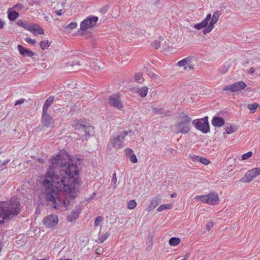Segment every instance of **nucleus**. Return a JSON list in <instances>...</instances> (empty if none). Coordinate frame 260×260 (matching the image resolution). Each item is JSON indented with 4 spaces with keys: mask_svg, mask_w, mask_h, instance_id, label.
Here are the masks:
<instances>
[{
    "mask_svg": "<svg viewBox=\"0 0 260 260\" xmlns=\"http://www.w3.org/2000/svg\"><path fill=\"white\" fill-rule=\"evenodd\" d=\"M52 164L46 172L42 184L46 200L52 203L53 207L60 209L69 203L62 199L59 191L70 192L78 183L76 176L78 170L76 165L70 162L63 164L60 156L57 155L51 159Z\"/></svg>",
    "mask_w": 260,
    "mask_h": 260,
    "instance_id": "nucleus-1",
    "label": "nucleus"
},
{
    "mask_svg": "<svg viewBox=\"0 0 260 260\" xmlns=\"http://www.w3.org/2000/svg\"><path fill=\"white\" fill-rule=\"evenodd\" d=\"M21 205L15 198H12L7 202H0V223L4 220H11L17 215L21 210Z\"/></svg>",
    "mask_w": 260,
    "mask_h": 260,
    "instance_id": "nucleus-2",
    "label": "nucleus"
},
{
    "mask_svg": "<svg viewBox=\"0 0 260 260\" xmlns=\"http://www.w3.org/2000/svg\"><path fill=\"white\" fill-rule=\"evenodd\" d=\"M191 119L188 115H184L181 117V120L173 124L171 129L172 132L174 134H178L179 133L185 134L188 133L190 130V122Z\"/></svg>",
    "mask_w": 260,
    "mask_h": 260,
    "instance_id": "nucleus-3",
    "label": "nucleus"
},
{
    "mask_svg": "<svg viewBox=\"0 0 260 260\" xmlns=\"http://www.w3.org/2000/svg\"><path fill=\"white\" fill-rule=\"evenodd\" d=\"M73 127L76 130L80 131H84L85 133V136L89 137L94 134V128L89 125V123L84 120H75L72 123Z\"/></svg>",
    "mask_w": 260,
    "mask_h": 260,
    "instance_id": "nucleus-4",
    "label": "nucleus"
},
{
    "mask_svg": "<svg viewBox=\"0 0 260 260\" xmlns=\"http://www.w3.org/2000/svg\"><path fill=\"white\" fill-rule=\"evenodd\" d=\"M194 199L198 201H201L203 203L208 204L211 205H217L219 201V198L217 193L212 192L208 194L197 196Z\"/></svg>",
    "mask_w": 260,
    "mask_h": 260,
    "instance_id": "nucleus-5",
    "label": "nucleus"
},
{
    "mask_svg": "<svg viewBox=\"0 0 260 260\" xmlns=\"http://www.w3.org/2000/svg\"><path fill=\"white\" fill-rule=\"evenodd\" d=\"M129 132L122 131L118 133V135L111 139L110 144L116 149H120L124 147L125 137L128 135ZM131 133V132H129Z\"/></svg>",
    "mask_w": 260,
    "mask_h": 260,
    "instance_id": "nucleus-6",
    "label": "nucleus"
},
{
    "mask_svg": "<svg viewBox=\"0 0 260 260\" xmlns=\"http://www.w3.org/2000/svg\"><path fill=\"white\" fill-rule=\"evenodd\" d=\"M109 105L119 111H124V106L121 97L119 94H113L108 99Z\"/></svg>",
    "mask_w": 260,
    "mask_h": 260,
    "instance_id": "nucleus-7",
    "label": "nucleus"
},
{
    "mask_svg": "<svg viewBox=\"0 0 260 260\" xmlns=\"http://www.w3.org/2000/svg\"><path fill=\"white\" fill-rule=\"evenodd\" d=\"M192 124L198 130L201 131L204 134L209 132V125L207 120V117L194 120L192 121Z\"/></svg>",
    "mask_w": 260,
    "mask_h": 260,
    "instance_id": "nucleus-8",
    "label": "nucleus"
},
{
    "mask_svg": "<svg viewBox=\"0 0 260 260\" xmlns=\"http://www.w3.org/2000/svg\"><path fill=\"white\" fill-rule=\"evenodd\" d=\"M98 17L94 16H89L83 20L80 25V29L86 30L94 26L98 21Z\"/></svg>",
    "mask_w": 260,
    "mask_h": 260,
    "instance_id": "nucleus-9",
    "label": "nucleus"
},
{
    "mask_svg": "<svg viewBox=\"0 0 260 260\" xmlns=\"http://www.w3.org/2000/svg\"><path fill=\"white\" fill-rule=\"evenodd\" d=\"M58 222V218L56 215L51 214L44 218L43 224L48 228L56 227Z\"/></svg>",
    "mask_w": 260,
    "mask_h": 260,
    "instance_id": "nucleus-10",
    "label": "nucleus"
},
{
    "mask_svg": "<svg viewBox=\"0 0 260 260\" xmlns=\"http://www.w3.org/2000/svg\"><path fill=\"white\" fill-rule=\"evenodd\" d=\"M221 15L219 11H215L213 14L212 17L207 26L203 29L204 35L210 32L214 27V24L217 22Z\"/></svg>",
    "mask_w": 260,
    "mask_h": 260,
    "instance_id": "nucleus-11",
    "label": "nucleus"
},
{
    "mask_svg": "<svg viewBox=\"0 0 260 260\" xmlns=\"http://www.w3.org/2000/svg\"><path fill=\"white\" fill-rule=\"evenodd\" d=\"M246 86V83L241 81L226 85L223 88L222 90L223 91L230 90L231 92H238L244 89Z\"/></svg>",
    "mask_w": 260,
    "mask_h": 260,
    "instance_id": "nucleus-12",
    "label": "nucleus"
},
{
    "mask_svg": "<svg viewBox=\"0 0 260 260\" xmlns=\"http://www.w3.org/2000/svg\"><path fill=\"white\" fill-rule=\"evenodd\" d=\"M42 121L43 125L48 127L54 126V121L52 117L48 114V112H42Z\"/></svg>",
    "mask_w": 260,
    "mask_h": 260,
    "instance_id": "nucleus-13",
    "label": "nucleus"
},
{
    "mask_svg": "<svg viewBox=\"0 0 260 260\" xmlns=\"http://www.w3.org/2000/svg\"><path fill=\"white\" fill-rule=\"evenodd\" d=\"M17 48L19 53L24 57H32L35 55V53L32 51L21 45H18Z\"/></svg>",
    "mask_w": 260,
    "mask_h": 260,
    "instance_id": "nucleus-14",
    "label": "nucleus"
},
{
    "mask_svg": "<svg viewBox=\"0 0 260 260\" xmlns=\"http://www.w3.org/2000/svg\"><path fill=\"white\" fill-rule=\"evenodd\" d=\"M212 17L211 14H208L201 22L195 24L194 27L198 30L206 27L211 20Z\"/></svg>",
    "mask_w": 260,
    "mask_h": 260,
    "instance_id": "nucleus-15",
    "label": "nucleus"
},
{
    "mask_svg": "<svg viewBox=\"0 0 260 260\" xmlns=\"http://www.w3.org/2000/svg\"><path fill=\"white\" fill-rule=\"evenodd\" d=\"M177 64L179 67H183L184 69L186 70L188 68L189 69H193V64H192L191 58L190 57H186L183 59L178 62Z\"/></svg>",
    "mask_w": 260,
    "mask_h": 260,
    "instance_id": "nucleus-16",
    "label": "nucleus"
},
{
    "mask_svg": "<svg viewBox=\"0 0 260 260\" xmlns=\"http://www.w3.org/2000/svg\"><path fill=\"white\" fill-rule=\"evenodd\" d=\"M160 202V199L158 197L153 198L150 201V203L146 209V210L150 212L156 208L159 204Z\"/></svg>",
    "mask_w": 260,
    "mask_h": 260,
    "instance_id": "nucleus-17",
    "label": "nucleus"
},
{
    "mask_svg": "<svg viewBox=\"0 0 260 260\" xmlns=\"http://www.w3.org/2000/svg\"><path fill=\"white\" fill-rule=\"evenodd\" d=\"M80 213V211L78 209H75L72 210L68 215L67 218V220L69 222L75 221L79 217Z\"/></svg>",
    "mask_w": 260,
    "mask_h": 260,
    "instance_id": "nucleus-18",
    "label": "nucleus"
},
{
    "mask_svg": "<svg viewBox=\"0 0 260 260\" xmlns=\"http://www.w3.org/2000/svg\"><path fill=\"white\" fill-rule=\"evenodd\" d=\"M27 29L34 35H43L44 34L43 29L39 25L36 24H34L29 26V28Z\"/></svg>",
    "mask_w": 260,
    "mask_h": 260,
    "instance_id": "nucleus-19",
    "label": "nucleus"
},
{
    "mask_svg": "<svg viewBox=\"0 0 260 260\" xmlns=\"http://www.w3.org/2000/svg\"><path fill=\"white\" fill-rule=\"evenodd\" d=\"M212 124L216 127H221L224 124V120L223 118L215 117L212 120Z\"/></svg>",
    "mask_w": 260,
    "mask_h": 260,
    "instance_id": "nucleus-20",
    "label": "nucleus"
},
{
    "mask_svg": "<svg viewBox=\"0 0 260 260\" xmlns=\"http://www.w3.org/2000/svg\"><path fill=\"white\" fill-rule=\"evenodd\" d=\"M54 96H50L45 101L43 107V112L46 113V112H48V109L50 106L51 105L52 102L54 101Z\"/></svg>",
    "mask_w": 260,
    "mask_h": 260,
    "instance_id": "nucleus-21",
    "label": "nucleus"
},
{
    "mask_svg": "<svg viewBox=\"0 0 260 260\" xmlns=\"http://www.w3.org/2000/svg\"><path fill=\"white\" fill-rule=\"evenodd\" d=\"M254 177H255V176L251 169L246 173L245 177L243 178L242 180V181L249 182Z\"/></svg>",
    "mask_w": 260,
    "mask_h": 260,
    "instance_id": "nucleus-22",
    "label": "nucleus"
},
{
    "mask_svg": "<svg viewBox=\"0 0 260 260\" xmlns=\"http://www.w3.org/2000/svg\"><path fill=\"white\" fill-rule=\"evenodd\" d=\"M8 12V18L11 21H14L19 17L18 12L13 10L12 8L9 9Z\"/></svg>",
    "mask_w": 260,
    "mask_h": 260,
    "instance_id": "nucleus-23",
    "label": "nucleus"
},
{
    "mask_svg": "<svg viewBox=\"0 0 260 260\" xmlns=\"http://www.w3.org/2000/svg\"><path fill=\"white\" fill-rule=\"evenodd\" d=\"M191 158L193 160L199 161L200 162L205 165H208L210 163V161L208 159L203 157H199L198 156L193 155L191 156Z\"/></svg>",
    "mask_w": 260,
    "mask_h": 260,
    "instance_id": "nucleus-24",
    "label": "nucleus"
},
{
    "mask_svg": "<svg viewBox=\"0 0 260 260\" xmlns=\"http://www.w3.org/2000/svg\"><path fill=\"white\" fill-rule=\"evenodd\" d=\"M148 91V88L147 86H144L137 88V92L139 94L142 98L145 97Z\"/></svg>",
    "mask_w": 260,
    "mask_h": 260,
    "instance_id": "nucleus-25",
    "label": "nucleus"
},
{
    "mask_svg": "<svg viewBox=\"0 0 260 260\" xmlns=\"http://www.w3.org/2000/svg\"><path fill=\"white\" fill-rule=\"evenodd\" d=\"M237 127L235 125L228 124L225 127V129L227 134H230L235 132Z\"/></svg>",
    "mask_w": 260,
    "mask_h": 260,
    "instance_id": "nucleus-26",
    "label": "nucleus"
},
{
    "mask_svg": "<svg viewBox=\"0 0 260 260\" xmlns=\"http://www.w3.org/2000/svg\"><path fill=\"white\" fill-rule=\"evenodd\" d=\"M180 242V239L178 238H171L169 241V243L171 246H175L178 245Z\"/></svg>",
    "mask_w": 260,
    "mask_h": 260,
    "instance_id": "nucleus-27",
    "label": "nucleus"
},
{
    "mask_svg": "<svg viewBox=\"0 0 260 260\" xmlns=\"http://www.w3.org/2000/svg\"><path fill=\"white\" fill-rule=\"evenodd\" d=\"M173 207L172 204H163L160 206L157 209V211L158 212H161L164 210L166 209H171Z\"/></svg>",
    "mask_w": 260,
    "mask_h": 260,
    "instance_id": "nucleus-28",
    "label": "nucleus"
},
{
    "mask_svg": "<svg viewBox=\"0 0 260 260\" xmlns=\"http://www.w3.org/2000/svg\"><path fill=\"white\" fill-rule=\"evenodd\" d=\"M135 81L139 83H142L144 81V79L142 76V74L140 73H136L135 75Z\"/></svg>",
    "mask_w": 260,
    "mask_h": 260,
    "instance_id": "nucleus-29",
    "label": "nucleus"
},
{
    "mask_svg": "<svg viewBox=\"0 0 260 260\" xmlns=\"http://www.w3.org/2000/svg\"><path fill=\"white\" fill-rule=\"evenodd\" d=\"M50 44L51 43L49 42L48 41H43L40 42V45L41 48L42 50H44L50 46Z\"/></svg>",
    "mask_w": 260,
    "mask_h": 260,
    "instance_id": "nucleus-30",
    "label": "nucleus"
},
{
    "mask_svg": "<svg viewBox=\"0 0 260 260\" xmlns=\"http://www.w3.org/2000/svg\"><path fill=\"white\" fill-rule=\"evenodd\" d=\"M77 26V24L76 22H72L69 23L65 27V29L67 30H71L75 28Z\"/></svg>",
    "mask_w": 260,
    "mask_h": 260,
    "instance_id": "nucleus-31",
    "label": "nucleus"
},
{
    "mask_svg": "<svg viewBox=\"0 0 260 260\" xmlns=\"http://www.w3.org/2000/svg\"><path fill=\"white\" fill-rule=\"evenodd\" d=\"M160 40H163V38H159V40H156L153 43H152V46L156 49H157L160 46Z\"/></svg>",
    "mask_w": 260,
    "mask_h": 260,
    "instance_id": "nucleus-32",
    "label": "nucleus"
},
{
    "mask_svg": "<svg viewBox=\"0 0 260 260\" xmlns=\"http://www.w3.org/2000/svg\"><path fill=\"white\" fill-rule=\"evenodd\" d=\"M258 106V105L256 103L250 104L248 105L247 108L252 113H254Z\"/></svg>",
    "mask_w": 260,
    "mask_h": 260,
    "instance_id": "nucleus-33",
    "label": "nucleus"
},
{
    "mask_svg": "<svg viewBox=\"0 0 260 260\" xmlns=\"http://www.w3.org/2000/svg\"><path fill=\"white\" fill-rule=\"evenodd\" d=\"M137 206V203L135 200H132L128 202L127 208L129 209H134Z\"/></svg>",
    "mask_w": 260,
    "mask_h": 260,
    "instance_id": "nucleus-34",
    "label": "nucleus"
},
{
    "mask_svg": "<svg viewBox=\"0 0 260 260\" xmlns=\"http://www.w3.org/2000/svg\"><path fill=\"white\" fill-rule=\"evenodd\" d=\"M109 236V234L106 233L103 235L100 236L98 238V240L100 241V243H103L108 238Z\"/></svg>",
    "mask_w": 260,
    "mask_h": 260,
    "instance_id": "nucleus-35",
    "label": "nucleus"
},
{
    "mask_svg": "<svg viewBox=\"0 0 260 260\" xmlns=\"http://www.w3.org/2000/svg\"><path fill=\"white\" fill-rule=\"evenodd\" d=\"M24 7L23 4H17L16 5H15L12 8V9L14 10H15V11H16L17 12V11H21L22 9L24 8Z\"/></svg>",
    "mask_w": 260,
    "mask_h": 260,
    "instance_id": "nucleus-36",
    "label": "nucleus"
},
{
    "mask_svg": "<svg viewBox=\"0 0 260 260\" xmlns=\"http://www.w3.org/2000/svg\"><path fill=\"white\" fill-rule=\"evenodd\" d=\"M252 155V152L251 151H249L246 153H245L242 155V160H245L247 159H248L249 158L251 157Z\"/></svg>",
    "mask_w": 260,
    "mask_h": 260,
    "instance_id": "nucleus-37",
    "label": "nucleus"
},
{
    "mask_svg": "<svg viewBox=\"0 0 260 260\" xmlns=\"http://www.w3.org/2000/svg\"><path fill=\"white\" fill-rule=\"evenodd\" d=\"M103 220L102 216H98L96 217L94 221V225L96 226H99Z\"/></svg>",
    "mask_w": 260,
    "mask_h": 260,
    "instance_id": "nucleus-38",
    "label": "nucleus"
},
{
    "mask_svg": "<svg viewBox=\"0 0 260 260\" xmlns=\"http://www.w3.org/2000/svg\"><path fill=\"white\" fill-rule=\"evenodd\" d=\"M109 6L108 5H106L104 6H103L100 10V12L102 14H105L109 9Z\"/></svg>",
    "mask_w": 260,
    "mask_h": 260,
    "instance_id": "nucleus-39",
    "label": "nucleus"
},
{
    "mask_svg": "<svg viewBox=\"0 0 260 260\" xmlns=\"http://www.w3.org/2000/svg\"><path fill=\"white\" fill-rule=\"evenodd\" d=\"M25 41L27 43H28L31 45H34L36 43V41L35 40L32 39L30 38H28V37L25 38Z\"/></svg>",
    "mask_w": 260,
    "mask_h": 260,
    "instance_id": "nucleus-40",
    "label": "nucleus"
},
{
    "mask_svg": "<svg viewBox=\"0 0 260 260\" xmlns=\"http://www.w3.org/2000/svg\"><path fill=\"white\" fill-rule=\"evenodd\" d=\"M129 160L133 163H136L137 162V157L134 154L131 155V156L129 157Z\"/></svg>",
    "mask_w": 260,
    "mask_h": 260,
    "instance_id": "nucleus-41",
    "label": "nucleus"
},
{
    "mask_svg": "<svg viewBox=\"0 0 260 260\" xmlns=\"http://www.w3.org/2000/svg\"><path fill=\"white\" fill-rule=\"evenodd\" d=\"M252 170L255 177L260 175V167L259 168H255L252 169Z\"/></svg>",
    "mask_w": 260,
    "mask_h": 260,
    "instance_id": "nucleus-42",
    "label": "nucleus"
},
{
    "mask_svg": "<svg viewBox=\"0 0 260 260\" xmlns=\"http://www.w3.org/2000/svg\"><path fill=\"white\" fill-rule=\"evenodd\" d=\"M213 222L211 221H209L206 224V230L208 231H209L210 229L213 227Z\"/></svg>",
    "mask_w": 260,
    "mask_h": 260,
    "instance_id": "nucleus-43",
    "label": "nucleus"
},
{
    "mask_svg": "<svg viewBox=\"0 0 260 260\" xmlns=\"http://www.w3.org/2000/svg\"><path fill=\"white\" fill-rule=\"evenodd\" d=\"M25 101V100L23 98L20 99L16 102V103H15V106L20 105L22 104Z\"/></svg>",
    "mask_w": 260,
    "mask_h": 260,
    "instance_id": "nucleus-44",
    "label": "nucleus"
},
{
    "mask_svg": "<svg viewBox=\"0 0 260 260\" xmlns=\"http://www.w3.org/2000/svg\"><path fill=\"white\" fill-rule=\"evenodd\" d=\"M103 250H104L103 248L101 246L98 247L95 250L96 254H98L99 255H100L101 254H102L103 252Z\"/></svg>",
    "mask_w": 260,
    "mask_h": 260,
    "instance_id": "nucleus-45",
    "label": "nucleus"
},
{
    "mask_svg": "<svg viewBox=\"0 0 260 260\" xmlns=\"http://www.w3.org/2000/svg\"><path fill=\"white\" fill-rule=\"evenodd\" d=\"M4 26V21L0 19V29L3 28Z\"/></svg>",
    "mask_w": 260,
    "mask_h": 260,
    "instance_id": "nucleus-46",
    "label": "nucleus"
},
{
    "mask_svg": "<svg viewBox=\"0 0 260 260\" xmlns=\"http://www.w3.org/2000/svg\"><path fill=\"white\" fill-rule=\"evenodd\" d=\"M55 13L58 15H61L62 14V10L60 9L59 10H57L55 11Z\"/></svg>",
    "mask_w": 260,
    "mask_h": 260,
    "instance_id": "nucleus-47",
    "label": "nucleus"
},
{
    "mask_svg": "<svg viewBox=\"0 0 260 260\" xmlns=\"http://www.w3.org/2000/svg\"><path fill=\"white\" fill-rule=\"evenodd\" d=\"M255 72V70L253 68H251L249 69V71H248V73L249 74H253V73H254Z\"/></svg>",
    "mask_w": 260,
    "mask_h": 260,
    "instance_id": "nucleus-48",
    "label": "nucleus"
},
{
    "mask_svg": "<svg viewBox=\"0 0 260 260\" xmlns=\"http://www.w3.org/2000/svg\"><path fill=\"white\" fill-rule=\"evenodd\" d=\"M189 257V254L187 253L185 255L184 258L183 259L187 260Z\"/></svg>",
    "mask_w": 260,
    "mask_h": 260,
    "instance_id": "nucleus-49",
    "label": "nucleus"
},
{
    "mask_svg": "<svg viewBox=\"0 0 260 260\" xmlns=\"http://www.w3.org/2000/svg\"><path fill=\"white\" fill-rule=\"evenodd\" d=\"M126 153L127 154H130L131 152H132V150L131 149H126Z\"/></svg>",
    "mask_w": 260,
    "mask_h": 260,
    "instance_id": "nucleus-50",
    "label": "nucleus"
},
{
    "mask_svg": "<svg viewBox=\"0 0 260 260\" xmlns=\"http://www.w3.org/2000/svg\"><path fill=\"white\" fill-rule=\"evenodd\" d=\"M153 111H154L155 112H156V113H158V110L157 109V108H153Z\"/></svg>",
    "mask_w": 260,
    "mask_h": 260,
    "instance_id": "nucleus-51",
    "label": "nucleus"
},
{
    "mask_svg": "<svg viewBox=\"0 0 260 260\" xmlns=\"http://www.w3.org/2000/svg\"><path fill=\"white\" fill-rule=\"evenodd\" d=\"M38 161H39V162H43V159H42V158H39V159H38Z\"/></svg>",
    "mask_w": 260,
    "mask_h": 260,
    "instance_id": "nucleus-52",
    "label": "nucleus"
},
{
    "mask_svg": "<svg viewBox=\"0 0 260 260\" xmlns=\"http://www.w3.org/2000/svg\"><path fill=\"white\" fill-rule=\"evenodd\" d=\"M176 196V193H173L171 194V197L172 198H174Z\"/></svg>",
    "mask_w": 260,
    "mask_h": 260,
    "instance_id": "nucleus-53",
    "label": "nucleus"
},
{
    "mask_svg": "<svg viewBox=\"0 0 260 260\" xmlns=\"http://www.w3.org/2000/svg\"><path fill=\"white\" fill-rule=\"evenodd\" d=\"M155 76H156V75H154V74H152V75H151V77H152V78H155Z\"/></svg>",
    "mask_w": 260,
    "mask_h": 260,
    "instance_id": "nucleus-54",
    "label": "nucleus"
},
{
    "mask_svg": "<svg viewBox=\"0 0 260 260\" xmlns=\"http://www.w3.org/2000/svg\"><path fill=\"white\" fill-rule=\"evenodd\" d=\"M2 246L1 244H0V252H1V250H2Z\"/></svg>",
    "mask_w": 260,
    "mask_h": 260,
    "instance_id": "nucleus-55",
    "label": "nucleus"
},
{
    "mask_svg": "<svg viewBox=\"0 0 260 260\" xmlns=\"http://www.w3.org/2000/svg\"><path fill=\"white\" fill-rule=\"evenodd\" d=\"M228 69H226L225 71H223V73H225L227 71Z\"/></svg>",
    "mask_w": 260,
    "mask_h": 260,
    "instance_id": "nucleus-56",
    "label": "nucleus"
},
{
    "mask_svg": "<svg viewBox=\"0 0 260 260\" xmlns=\"http://www.w3.org/2000/svg\"><path fill=\"white\" fill-rule=\"evenodd\" d=\"M115 176H116V174H114L113 175V177H115Z\"/></svg>",
    "mask_w": 260,
    "mask_h": 260,
    "instance_id": "nucleus-57",
    "label": "nucleus"
},
{
    "mask_svg": "<svg viewBox=\"0 0 260 260\" xmlns=\"http://www.w3.org/2000/svg\"><path fill=\"white\" fill-rule=\"evenodd\" d=\"M258 120H260V117L258 118Z\"/></svg>",
    "mask_w": 260,
    "mask_h": 260,
    "instance_id": "nucleus-58",
    "label": "nucleus"
}]
</instances>
